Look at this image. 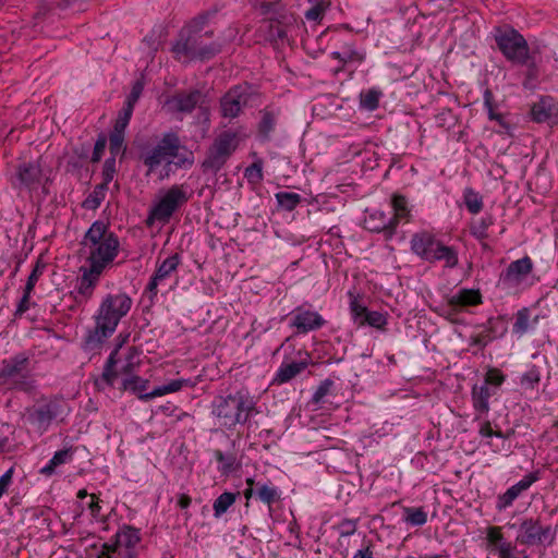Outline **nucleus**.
I'll use <instances>...</instances> for the list:
<instances>
[{
    "label": "nucleus",
    "mask_w": 558,
    "mask_h": 558,
    "mask_svg": "<svg viewBox=\"0 0 558 558\" xmlns=\"http://www.w3.org/2000/svg\"><path fill=\"white\" fill-rule=\"evenodd\" d=\"M214 13L205 12L192 19L179 33L172 44L171 51L178 61H208L221 52L222 44L219 41L207 43L213 37V31L204 32L209 17Z\"/></svg>",
    "instance_id": "f257e3e1"
},
{
    "label": "nucleus",
    "mask_w": 558,
    "mask_h": 558,
    "mask_svg": "<svg viewBox=\"0 0 558 558\" xmlns=\"http://www.w3.org/2000/svg\"><path fill=\"white\" fill-rule=\"evenodd\" d=\"M131 307L132 299L126 293L107 294L94 315L95 326L87 331L82 349L85 352L100 350L105 341L114 333L120 320L130 312Z\"/></svg>",
    "instance_id": "f03ea898"
},
{
    "label": "nucleus",
    "mask_w": 558,
    "mask_h": 558,
    "mask_svg": "<svg viewBox=\"0 0 558 558\" xmlns=\"http://www.w3.org/2000/svg\"><path fill=\"white\" fill-rule=\"evenodd\" d=\"M86 266L105 271L119 254L120 241L118 235L109 230L106 222L96 220L85 232L81 242Z\"/></svg>",
    "instance_id": "7ed1b4c3"
},
{
    "label": "nucleus",
    "mask_w": 558,
    "mask_h": 558,
    "mask_svg": "<svg viewBox=\"0 0 558 558\" xmlns=\"http://www.w3.org/2000/svg\"><path fill=\"white\" fill-rule=\"evenodd\" d=\"M181 143L179 136L173 132L163 134L161 140L154 147H143L140 151V160L147 167L146 175L153 173L162 162L167 166L174 163L177 167L192 166L194 162L193 153L181 155Z\"/></svg>",
    "instance_id": "20e7f679"
},
{
    "label": "nucleus",
    "mask_w": 558,
    "mask_h": 558,
    "mask_svg": "<svg viewBox=\"0 0 558 558\" xmlns=\"http://www.w3.org/2000/svg\"><path fill=\"white\" fill-rule=\"evenodd\" d=\"M211 414L219 425L227 429L245 424L255 410L252 398L242 391L227 396H216L211 402Z\"/></svg>",
    "instance_id": "39448f33"
},
{
    "label": "nucleus",
    "mask_w": 558,
    "mask_h": 558,
    "mask_svg": "<svg viewBox=\"0 0 558 558\" xmlns=\"http://www.w3.org/2000/svg\"><path fill=\"white\" fill-rule=\"evenodd\" d=\"M70 414L69 403L58 396L44 397L34 405L26 408V422L39 435L45 434L52 424L64 422Z\"/></svg>",
    "instance_id": "423d86ee"
},
{
    "label": "nucleus",
    "mask_w": 558,
    "mask_h": 558,
    "mask_svg": "<svg viewBox=\"0 0 558 558\" xmlns=\"http://www.w3.org/2000/svg\"><path fill=\"white\" fill-rule=\"evenodd\" d=\"M410 244L411 251L427 263L444 260L448 268H454L459 263L457 250L445 245L428 231L414 233Z\"/></svg>",
    "instance_id": "0eeeda50"
},
{
    "label": "nucleus",
    "mask_w": 558,
    "mask_h": 558,
    "mask_svg": "<svg viewBox=\"0 0 558 558\" xmlns=\"http://www.w3.org/2000/svg\"><path fill=\"white\" fill-rule=\"evenodd\" d=\"M31 354L23 351L4 359L0 363V387L28 391L33 387L29 378Z\"/></svg>",
    "instance_id": "6e6552de"
},
{
    "label": "nucleus",
    "mask_w": 558,
    "mask_h": 558,
    "mask_svg": "<svg viewBox=\"0 0 558 558\" xmlns=\"http://www.w3.org/2000/svg\"><path fill=\"white\" fill-rule=\"evenodd\" d=\"M494 38L502 56L514 64H527L531 59L526 39L512 26L506 25L495 31Z\"/></svg>",
    "instance_id": "1a4fd4ad"
},
{
    "label": "nucleus",
    "mask_w": 558,
    "mask_h": 558,
    "mask_svg": "<svg viewBox=\"0 0 558 558\" xmlns=\"http://www.w3.org/2000/svg\"><path fill=\"white\" fill-rule=\"evenodd\" d=\"M189 201L183 185H172L149 209L146 225L151 226L155 221L167 223L173 214Z\"/></svg>",
    "instance_id": "9d476101"
},
{
    "label": "nucleus",
    "mask_w": 558,
    "mask_h": 558,
    "mask_svg": "<svg viewBox=\"0 0 558 558\" xmlns=\"http://www.w3.org/2000/svg\"><path fill=\"white\" fill-rule=\"evenodd\" d=\"M239 144L238 135L231 131L220 133L214 141L203 161L205 171L218 172L236 149Z\"/></svg>",
    "instance_id": "9b49d317"
},
{
    "label": "nucleus",
    "mask_w": 558,
    "mask_h": 558,
    "mask_svg": "<svg viewBox=\"0 0 558 558\" xmlns=\"http://www.w3.org/2000/svg\"><path fill=\"white\" fill-rule=\"evenodd\" d=\"M556 535L557 530L550 525H542L538 519L524 518L519 525L515 541L527 546H551L555 543Z\"/></svg>",
    "instance_id": "f8f14e48"
},
{
    "label": "nucleus",
    "mask_w": 558,
    "mask_h": 558,
    "mask_svg": "<svg viewBox=\"0 0 558 558\" xmlns=\"http://www.w3.org/2000/svg\"><path fill=\"white\" fill-rule=\"evenodd\" d=\"M113 546L119 558H137L141 543L140 530L132 525H122L113 536Z\"/></svg>",
    "instance_id": "ddd939ff"
},
{
    "label": "nucleus",
    "mask_w": 558,
    "mask_h": 558,
    "mask_svg": "<svg viewBox=\"0 0 558 558\" xmlns=\"http://www.w3.org/2000/svg\"><path fill=\"white\" fill-rule=\"evenodd\" d=\"M43 170L40 160L22 161L16 166L15 174L12 178L14 189L36 190L40 183Z\"/></svg>",
    "instance_id": "4468645a"
},
{
    "label": "nucleus",
    "mask_w": 558,
    "mask_h": 558,
    "mask_svg": "<svg viewBox=\"0 0 558 558\" xmlns=\"http://www.w3.org/2000/svg\"><path fill=\"white\" fill-rule=\"evenodd\" d=\"M290 327L296 329V333H307L320 329L326 320L316 311L304 305L295 307L290 314Z\"/></svg>",
    "instance_id": "2eb2a0df"
},
{
    "label": "nucleus",
    "mask_w": 558,
    "mask_h": 558,
    "mask_svg": "<svg viewBox=\"0 0 558 558\" xmlns=\"http://www.w3.org/2000/svg\"><path fill=\"white\" fill-rule=\"evenodd\" d=\"M80 272L81 276L77 278L76 286L72 293H74L76 301L82 302L87 301L93 296L94 290L100 280L102 271L83 265L80 267Z\"/></svg>",
    "instance_id": "dca6fc26"
},
{
    "label": "nucleus",
    "mask_w": 558,
    "mask_h": 558,
    "mask_svg": "<svg viewBox=\"0 0 558 558\" xmlns=\"http://www.w3.org/2000/svg\"><path fill=\"white\" fill-rule=\"evenodd\" d=\"M182 257L179 253H174L168 256L165 260H162L156 268L154 275L151 276L146 291L149 293V298L153 299L158 293V284L166 279L170 278L173 272L177 271L178 267L181 265Z\"/></svg>",
    "instance_id": "f3484780"
},
{
    "label": "nucleus",
    "mask_w": 558,
    "mask_h": 558,
    "mask_svg": "<svg viewBox=\"0 0 558 558\" xmlns=\"http://www.w3.org/2000/svg\"><path fill=\"white\" fill-rule=\"evenodd\" d=\"M533 262L529 256L513 260L500 274V281L507 287H517L532 272Z\"/></svg>",
    "instance_id": "a211bd4d"
},
{
    "label": "nucleus",
    "mask_w": 558,
    "mask_h": 558,
    "mask_svg": "<svg viewBox=\"0 0 558 558\" xmlns=\"http://www.w3.org/2000/svg\"><path fill=\"white\" fill-rule=\"evenodd\" d=\"M364 228L371 232L383 233L386 240L396 234V219L390 214L376 209L371 211L364 219Z\"/></svg>",
    "instance_id": "6ab92c4d"
},
{
    "label": "nucleus",
    "mask_w": 558,
    "mask_h": 558,
    "mask_svg": "<svg viewBox=\"0 0 558 558\" xmlns=\"http://www.w3.org/2000/svg\"><path fill=\"white\" fill-rule=\"evenodd\" d=\"M538 480L539 471H534L523 476L522 480L497 497L496 509L502 511L510 507L523 492L527 490Z\"/></svg>",
    "instance_id": "aec40b11"
},
{
    "label": "nucleus",
    "mask_w": 558,
    "mask_h": 558,
    "mask_svg": "<svg viewBox=\"0 0 558 558\" xmlns=\"http://www.w3.org/2000/svg\"><path fill=\"white\" fill-rule=\"evenodd\" d=\"M264 16L266 21H276L280 24H293L295 19L288 10L287 4L282 0H266L253 7Z\"/></svg>",
    "instance_id": "412c9836"
},
{
    "label": "nucleus",
    "mask_w": 558,
    "mask_h": 558,
    "mask_svg": "<svg viewBox=\"0 0 558 558\" xmlns=\"http://www.w3.org/2000/svg\"><path fill=\"white\" fill-rule=\"evenodd\" d=\"M248 96L245 89L236 86L230 89L220 101L221 113L225 118H235L244 106H246Z\"/></svg>",
    "instance_id": "4be33fe9"
},
{
    "label": "nucleus",
    "mask_w": 558,
    "mask_h": 558,
    "mask_svg": "<svg viewBox=\"0 0 558 558\" xmlns=\"http://www.w3.org/2000/svg\"><path fill=\"white\" fill-rule=\"evenodd\" d=\"M532 120L537 123H558V104L550 97H543L531 108Z\"/></svg>",
    "instance_id": "5701e85b"
},
{
    "label": "nucleus",
    "mask_w": 558,
    "mask_h": 558,
    "mask_svg": "<svg viewBox=\"0 0 558 558\" xmlns=\"http://www.w3.org/2000/svg\"><path fill=\"white\" fill-rule=\"evenodd\" d=\"M496 395V390L490 387H486V385H474L471 391L472 404L477 413L476 418H480L483 415L488 414L489 408V398Z\"/></svg>",
    "instance_id": "b1692460"
},
{
    "label": "nucleus",
    "mask_w": 558,
    "mask_h": 558,
    "mask_svg": "<svg viewBox=\"0 0 558 558\" xmlns=\"http://www.w3.org/2000/svg\"><path fill=\"white\" fill-rule=\"evenodd\" d=\"M291 24H280L276 21H264L258 27L257 33L260 38L272 45L283 43L287 38V27Z\"/></svg>",
    "instance_id": "393cba45"
},
{
    "label": "nucleus",
    "mask_w": 558,
    "mask_h": 558,
    "mask_svg": "<svg viewBox=\"0 0 558 558\" xmlns=\"http://www.w3.org/2000/svg\"><path fill=\"white\" fill-rule=\"evenodd\" d=\"M202 98V92L194 89L187 94H177L173 96L171 104L177 111L191 113L201 104Z\"/></svg>",
    "instance_id": "a878e982"
},
{
    "label": "nucleus",
    "mask_w": 558,
    "mask_h": 558,
    "mask_svg": "<svg viewBox=\"0 0 558 558\" xmlns=\"http://www.w3.org/2000/svg\"><path fill=\"white\" fill-rule=\"evenodd\" d=\"M194 384L191 379L178 378L171 379L169 383L158 386L150 392L141 395L140 399L143 401H149L154 398L161 397L168 393H173L181 390L183 387H193Z\"/></svg>",
    "instance_id": "bb28decb"
},
{
    "label": "nucleus",
    "mask_w": 558,
    "mask_h": 558,
    "mask_svg": "<svg viewBox=\"0 0 558 558\" xmlns=\"http://www.w3.org/2000/svg\"><path fill=\"white\" fill-rule=\"evenodd\" d=\"M448 303L454 310L465 306H475L482 303V294L480 290L461 289L450 296Z\"/></svg>",
    "instance_id": "cd10ccee"
},
{
    "label": "nucleus",
    "mask_w": 558,
    "mask_h": 558,
    "mask_svg": "<svg viewBox=\"0 0 558 558\" xmlns=\"http://www.w3.org/2000/svg\"><path fill=\"white\" fill-rule=\"evenodd\" d=\"M487 541L490 545L497 547L499 558H518L513 555L514 546L509 542H504L501 529L498 526H490L487 530Z\"/></svg>",
    "instance_id": "c85d7f7f"
},
{
    "label": "nucleus",
    "mask_w": 558,
    "mask_h": 558,
    "mask_svg": "<svg viewBox=\"0 0 558 558\" xmlns=\"http://www.w3.org/2000/svg\"><path fill=\"white\" fill-rule=\"evenodd\" d=\"M392 215L390 218L396 219V228L401 221L410 222L412 219V210L405 196L393 194L391 196Z\"/></svg>",
    "instance_id": "c756f323"
},
{
    "label": "nucleus",
    "mask_w": 558,
    "mask_h": 558,
    "mask_svg": "<svg viewBox=\"0 0 558 558\" xmlns=\"http://www.w3.org/2000/svg\"><path fill=\"white\" fill-rule=\"evenodd\" d=\"M121 345H122V342L116 347V349L110 353V355L107 359L106 364L104 366V371H102L100 380L109 387H113L114 381L118 377V372L114 369V367L118 363L117 356H118V352H119V349L121 348Z\"/></svg>",
    "instance_id": "7c9ffc66"
},
{
    "label": "nucleus",
    "mask_w": 558,
    "mask_h": 558,
    "mask_svg": "<svg viewBox=\"0 0 558 558\" xmlns=\"http://www.w3.org/2000/svg\"><path fill=\"white\" fill-rule=\"evenodd\" d=\"M256 496L257 498L268 505L269 507L280 500V490L271 483H256Z\"/></svg>",
    "instance_id": "2f4dec72"
},
{
    "label": "nucleus",
    "mask_w": 558,
    "mask_h": 558,
    "mask_svg": "<svg viewBox=\"0 0 558 558\" xmlns=\"http://www.w3.org/2000/svg\"><path fill=\"white\" fill-rule=\"evenodd\" d=\"M306 367V362L282 364L277 372L276 379L279 383H287L303 372Z\"/></svg>",
    "instance_id": "473e14b6"
},
{
    "label": "nucleus",
    "mask_w": 558,
    "mask_h": 558,
    "mask_svg": "<svg viewBox=\"0 0 558 558\" xmlns=\"http://www.w3.org/2000/svg\"><path fill=\"white\" fill-rule=\"evenodd\" d=\"M239 493L225 492L219 495L213 505L215 518H220L225 514L228 509L235 502L239 497Z\"/></svg>",
    "instance_id": "72a5a7b5"
},
{
    "label": "nucleus",
    "mask_w": 558,
    "mask_h": 558,
    "mask_svg": "<svg viewBox=\"0 0 558 558\" xmlns=\"http://www.w3.org/2000/svg\"><path fill=\"white\" fill-rule=\"evenodd\" d=\"M275 197L278 207L286 211L294 210L302 202V196L294 192H278Z\"/></svg>",
    "instance_id": "f704fd0d"
},
{
    "label": "nucleus",
    "mask_w": 558,
    "mask_h": 558,
    "mask_svg": "<svg viewBox=\"0 0 558 558\" xmlns=\"http://www.w3.org/2000/svg\"><path fill=\"white\" fill-rule=\"evenodd\" d=\"M494 223L492 215H486L471 222L470 233L477 240L483 241L488 236L487 229Z\"/></svg>",
    "instance_id": "c9c22d12"
},
{
    "label": "nucleus",
    "mask_w": 558,
    "mask_h": 558,
    "mask_svg": "<svg viewBox=\"0 0 558 558\" xmlns=\"http://www.w3.org/2000/svg\"><path fill=\"white\" fill-rule=\"evenodd\" d=\"M107 190L106 183L97 184L93 192L84 199L82 206L90 210L97 209L105 199Z\"/></svg>",
    "instance_id": "e433bc0d"
},
{
    "label": "nucleus",
    "mask_w": 558,
    "mask_h": 558,
    "mask_svg": "<svg viewBox=\"0 0 558 558\" xmlns=\"http://www.w3.org/2000/svg\"><path fill=\"white\" fill-rule=\"evenodd\" d=\"M463 202L468 210L475 215L483 209V197L472 187H466L463 191Z\"/></svg>",
    "instance_id": "4c0bfd02"
},
{
    "label": "nucleus",
    "mask_w": 558,
    "mask_h": 558,
    "mask_svg": "<svg viewBox=\"0 0 558 558\" xmlns=\"http://www.w3.org/2000/svg\"><path fill=\"white\" fill-rule=\"evenodd\" d=\"M381 95L383 93L376 88L362 92L360 94V107L368 111L376 110L379 107V99Z\"/></svg>",
    "instance_id": "58836bf2"
},
{
    "label": "nucleus",
    "mask_w": 558,
    "mask_h": 558,
    "mask_svg": "<svg viewBox=\"0 0 558 558\" xmlns=\"http://www.w3.org/2000/svg\"><path fill=\"white\" fill-rule=\"evenodd\" d=\"M276 126V117L270 111H264L258 123V136L262 141H269L271 132Z\"/></svg>",
    "instance_id": "ea45409f"
},
{
    "label": "nucleus",
    "mask_w": 558,
    "mask_h": 558,
    "mask_svg": "<svg viewBox=\"0 0 558 558\" xmlns=\"http://www.w3.org/2000/svg\"><path fill=\"white\" fill-rule=\"evenodd\" d=\"M147 386H148L147 379H143L140 376H131V377H125L122 380L121 390L131 391L133 393H136L140 397L141 395L146 393L145 391L147 389Z\"/></svg>",
    "instance_id": "a19ab883"
},
{
    "label": "nucleus",
    "mask_w": 558,
    "mask_h": 558,
    "mask_svg": "<svg viewBox=\"0 0 558 558\" xmlns=\"http://www.w3.org/2000/svg\"><path fill=\"white\" fill-rule=\"evenodd\" d=\"M140 366V353L132 347L129 349L121 373L126 377L137 376L135 373Z\"/></svg>",
    "instance_id": "79ce46f5"
},
{
    "label": "nucleus",
    "mask_w": 558,
    "mask_h": 558,
    "mask_svg": "<svg viewBox=\"0 0 558 558\" xmlns=\"http://www.w3.org/2000/svg\"><path fill=\"white\" fill-rule=\"evenodd\" d=\"M531 312L527 307L519 310L515 314V322L512 326V332L518 336H523L529 330Z\"/></svg>",
    "instance_id": "37998d69"
},
{
    "label": "nucleus",
    "mask_w": 558,
    "mask_h": 558,
    "mask_svg": "<svg viewBox=\"0 0 558 558\" xmlns=\"http://www.w3.org/2000/svg\"><path fill=\"white\" fill-rule=\"evenodd\" d=\"M404 521L412 526H422L427 522V513L423 508L405 507Z\"/></svg>",
    "instance_id": "c03bdc74"
},
{
    "label": "nucleus",
    "mask_w": 558,
    "mask_h": 558,
    "mask_svg": "<svg viewBox=\"0 0 558 558\" xmlns=\"http://www.w3.org/2000/svg\"><path fill=\"white\" fill-rule=\"evenodd\" d=\"M331 57L339 60L342 64H347L348 62L352 61L363 62L365 59V53L357 51L352 46H348L347 50L343 52L332 51Z\"/></svg>",
    "instance_id": "a18cd8bd"
},
{
    "label": "nucleus",
    "mask_w": 558,
    "mask_h": 558,
    "mask_svg": "<svg viewBox=\"0 0 558 558\" xmlns=\"http://www.w3.org/2000/svg\"><path fill=\"white\" fill-rule=\"evenodd\" d=\"M492 324L493 319H489V327L486 330L476 336L471 337L470 345L477 347L480 350H484L486 345L495 339V337L493 336L495 329L492 326Z\"/></svg>",
    "instance_id": "49530a36"
},
{
    "label": "nucleus",
    "mask_w": 558,
    "mask_h": 558,
    "mask_svg": "<svg viewBox=\"0 0 558 558\" xmlns=\"http://www.w3.org/2000/svg\"><path fill=\"white\" fill-rule=\"evenodd\" d=\"M328 4L323 0H316L315 3L305 11L304 15L307 21L320 22L324 19Z\"/></svg>",
    "instance_id": "de8ad7c7"
},
{
    "label": "nucleus",
    "mask_w": 558,
    "mask_h": 558,
    "mask_svg": "<svg viewBox=\"0 0 558 558\" xmlns=\"http://www.w3.org/2000/svg\"><path fill=\"white\" fill-rule=\"evenodd\" d=\"M506 380V376L498 368L490 367L485 374V379L483 385L486 387H490L497 391V388L504 384Z\"/></svg>",
    "instance_id": "09e8293b"
},
{
    "label": "nucleus",
    "mask_w": 558,
    "mask_h": 558,
    "mask_svg": "<svg viewBox=\"0 0 558 558\" xmlns=\"http://www.w3.org/2000/svg\"><path fill=\"white\" fill-rule=\"evenodd\" d=\"M333 387V381L329 378L320 381L316 390L314 391L311 402L313 404H320L324 402L326 396H328Z\"/></svg>",
    "instance_id": "8fccbe9b"
},
{
    "label": "nucleus",
    "mask_w": 558,
    "mask_h": 558,
    "mask_svg": "<svg viewBox=\"0 0 558 558\" xmlns=\"http://www.w3.org/2000/svg\"><path fill=\"white\" fill-rule=\"evenodd\" d=\"M109 150L110 157H117L118 155H124L125 146H124V135L111 132L109 135Z\"/></svg>",
    "instance_id": "3c124183"
},
{
    "label": "nucleus",
    "mask_w": 558,
    "mask_h": 558,
    "mask_svg": "<svg viewBox=\"0 0 558 558\" xmlns=\"http://www.w3.org/2000/svg\"><path fill=\"white\" fill-rule=\"evenodd\" d=\"M541 380V373L538 368L533 365L529 371H526L521 377V386L526 389H534Z\"/></svg>",
    "instance_id": "603ef678"
},
{
    "label": "nucleus",
    "mask_w": 558,
    "mask_h": 558,
    "mask_svg": "<svg viewBox=\"0 0 558 558\" xmlns=\"http://www.w3.org/2000/svg\"><path fill=\"white\" fill-rule=\"evenodd\" d=\"M483 98H484V107L487 110L489 120L497 121L500 124H502V120H504L502 116L495 111L493 92L490 89L486 88L484 92Z\"/></svg>",
    "instance_id": "864d4df0"
},
{
    "label": "nucleus",
    "mask_w": 558,
    "mask_h": 558,
    "mask_svg": "<svg viewBox=\"0 0 558 558\" xmlns=\"http://www.w3.org/2000/svg\"><path fill=\"white\" fill-rule=\"evenodd\" d=\"M244 177L251 183H259L264 178L263 161L257 160V161L253 162L251 166H248L244 171Z\"/></svg>",
    "instance_id": "5fc2aeb1"
},
{
    "label": "nucleus",
    "mask_w": 558,
    "mask_h": 558,
    "mask_svg": "<svg viewBox=\"0 0 558 558\" xmlns=\"http://www.w3.org/2000/svg\"><path fill=\"white\" fill-rule=\"evenodd\" d=\"M94 554H90L88 558H116L118 551L112 543H102L100 547L94 546Z\"/></svg>",
    "instance_id": "6e6d98bb"
},
{
    "label": "nucleus",
    "mask_w": 558,
    "mask_h": 558,
    "mask_svg": "<svg viewBox=\"0 0 558 558\" xmlns=\"http://www.w3.org/2000/svg\"><path fill=\"white\" fill-rule=\"evenodd\" d=\"M361 325L367 324L375 328H381L387 324L386 316L376 311H367L364 319L360 322Z\"/></svg>",
    "instance_id": "4d7b16f0"
},
{
    "label": "nucleus",
    "mask_w": 558,
    "mask_h": 558,
    "mask_svg": "<svg viewBox=\"0 0 558 558\" xmlns=\"http://www.w3.org/2000/svg\"><path fill=\"white\" fill-rule=\"evenodd\" d=\"M117 173L116 168V157H109L105 160L104 167H102V182L106 183V186L108 187L109 183L113 180L114 174Z\"/></svg>",
    "instance_id": "13d9d810"
},
{
    "label": "nucleus",
    "mask_w": 558,
    "mask_h": 558,
    "mask_svg": "<svg viewBox=\"0 0 558 558\" xmlns=\"http://www.w3.org/2000/svg\"><path fill=\"white\" fill-rule=\"evenodd\" d=\"M359 519H343L337 529L341 537L351 536L356 532Z\"/></svg>",
    "instance_id": "bf43d9fd"
},
{
    "label": "nucleus",
    "mask_w": 558,
    "mask_h": 558,
    "mask_svg": "<svg viewBox=\"0 0 558 558\" xmlns=\"http://www.w3.org/2000/svg\"><path fill=\"white\" fill-rule=\"evenodd\" d=\"M44 268H45V266L43 264H40L39 260L35 264L32 272L29 274V276L27 278L26 284L24 287V289L27 290V292L34 291V288L39 279V277L44 272Z\"/></svg>",
    "instance_id": "052dcab7"
},
{
    "label": "nucleus",
    "mask_w": 558,
    "mask_h": 558,
    "mask_svg": "<svg viewBox=\"0 0 558 558\" xmlns=\"http://www.w3.org/2000/svg\"><path fill=\"white\" fill-rule=\"evenodd\" d=\"M31 294H32V292H27V290H25V289L23 290V295L20 299L16 310L13 314V316L15 318L22 317L23 314L26 313L31 308V306H32Z\"/></svg>",
    "instance_id": "680f3d73"
},
{
    "label": "nucleus",
    "mask_w": 558,
    "mask_h": 558,
    "mask_svg": "<svg viewBox=\"0 0 558 558\" xmlns=\"http://www.w3.org/2000/svg\"><path fill=\"white\" fill-rule=\"evenodd\" d=\"M106 145H107V136L101 133L98 135V138L95 143L94 150H93L92 158H90L92 162L100 161V159L104 155Z\"/></svg>",
    "instance_id": "e2e57ef3"
},
{
    "label": "nucleus",
    "mask_w": 558,
    "mask_h": 558,
    "mask_svg": "<svg viewBox=\"0 0 558 558\" xmlns=\"http://www.w3.org/2000/svg\"><path fill=\"white\" fill-rule=\"evenodd\" d=\"M216 460L222 463V472H230L234 464V457L232 454L226 456L222 451L216 450L214 453Z\"/></svg>",
    "instance_id": "0e129e2a"
},
{
    "label": "nucleus",
    "mask_w": 558,
    "mask_h": 558,
    "mask_svg": "<svg viewBox=\"0 0 558 558\" xmlns=\"http://www.w3.org/2000/svg\"><path fill=\"white\" fill-rule=\"evenodd\" d=\"M143 82L140 80L135 81L132 85L131 93L126 97L125 104H131L132 106H135V104L137 102L143 93Z\"/></svg>",
    "instance_id": "69168bd1"
},
{
    "label": "nucleus",
    "mask_w": 558,
    "mask_h": 558,
    "mask_svg": "<svg viewBox=\"0 0 558 558\" xmlns=\"http://www.w3.org/2000/svg\"><path fill=\"white\" fill-rule=\"evenodd\" d=\"M14 469L10 468L0 476V499L8 493L12 485Z\"/></svg>",
    "instance_id": "338daca9"
},
{
    "label": "nucleus",
    "mask_w": 558,
    "mask_h": 558,
    "mask_svg": "<svg viewBox=\"0 0 558 558\" xmlns=\"http://www.w3.org/2000/svg\"><path fill=\"white\" fill-rule=\"evenodd\" d=\"M350 308L352 316L354 317L355 320L360 319L361 322L362 319H364L367 313V308L364 305L360 304L356 299H353L351 301Z\"/></svg>",
    "instance_id": "774afa93"
}]
</instances>
